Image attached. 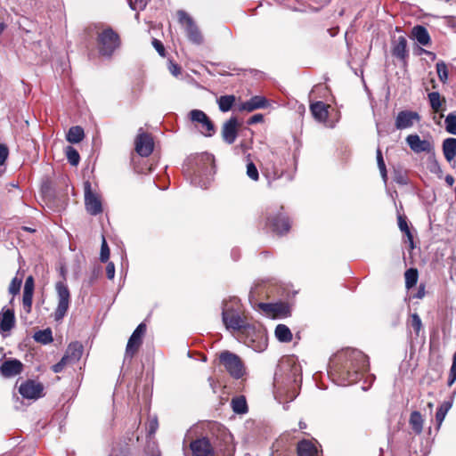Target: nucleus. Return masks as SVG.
Returning a JSON list of instances; mask_svg holds the SVG:
<instances>
[{
	"instance_id": "f257e3e1",
	"label": "nucleus",
	"mask_w": 456,
	"mask_h": 456,
	"mask_svg": "<svg viewBox=\"0 0 456 456\" xmlns=\"http://www.w3.org/2000/svg\"><path fill=\"white\" fill-rule=\"evenodd\" d=\"M368 367V357L362 351L348 348L333 356L329 374L337 385L345 387L357 382Z\"/></svg>"
},
{
	"instance_id": "f03ea898",
	"label": "nucleus",
	"mask_w": 456,
	"mask_h": 456,
	"mask_svg": "<svg viewBox=\"0 0 456 456\" xmlns=\"http://www.w3.org/2000/svg\"><path fill=\"white\" fill-rule=\"evenodd\" d=\"M301 369L299 365L281 362L278 366L273 378L275 398L280 402L283 397L286 400H294L297 395V387L301 383Z\"/></svg>"
},
{
	"instance_id": "7ed1b4c3",
	"label": "nucleus",
	"mask_w": 456,
	"mask_h": 456,
	"mask_svg": "<svg viewBox=\"0 0 456 456\" xmlns=\"http://www.w3.org/2000/svg\"><path fill=\"white\" fill-rule=\"evenodd\" d=\"M191 166L188 171L191 169V183L202 189H207L213 180L215 174V159L212 154L204 152L193 157L189 160Z\"/></svg>"
},
{
	"instance_id": "20e7f679",
	"label": "nucleus",
	"mask_w": 456,
	"mask_h": 456,
	"mask_svg": "<svg viewBox=\"0 0 456 456\" xmlns=\"http://www.w3.org/2000/svg\"><path fill=\"white\" fill-rule=\"evenodd\" d=\"M287 155L283 152L271 151L270 155L265 162L264 175L268 180V184L281 178L284 174V167L287 163Z\"/></svg>"
},
{
	"instance_id": "39448f33",
	"label": "nucleus",
	"mask_w": 456,
	"mask_h": 456,
	"mask_svg": "<svg viewBox=\"0 0 456 456\" xmlns=\"http://www.w3.org/2000/svg\"><path fill=\"white\" fill-rule=\"evenodd\" d=\"M219 361L233 379H241L245 374L244 364L237 354L230 351H223L219 354Z\"/></svg>"
},
{
	"instance_id": "423d86ee",
	"label": "nucleus",
	"mask_w": 456,
	"mask_h": 456,
	"mask_svg": "<svg viewBox=\"0 0 456 456\" xmlns=\"http://www.w3.org/2000/svg\"><path fill=\"white\" fill-rule=\"evenodd\" d=\"M97 43L100 54L110 57L119 46V37L109 28L98 35Z\"/></svg>"
},
{
	"instance_id": "0eeeda50",
	"label": "nucleus",
	"mask_w": 456,
	"mask_h": 456,
	"mask_svg": "<svg viewBox=\"0 0 456 456\" xmlns=\"http://www.w3.org/2000/svg\"><path fill=\"white\" fill-rule=\"evenodd\" d=\"M57 293L58 304L54 311V320L61 321L67 314L70 304V292L68 286L62 282L58 281L55 284Z\"/></svg>"
},
{
	"instance_id": "6e6552de",
	"label": "nucleus",
	"mask_w": 456,
	"mask_h": 456,
	"mask_svg": "<svg viewBox=\"0 0 456 456\" xmlns=\"http://www.w3.org/2000/svg\"><path fill=\"white\" fill-rule=\"evenodd\" d=\"M177 18L189 40L193 44L200 45L203 42V37L193 19L183 10L177 12Z\"/></svg>"
},
{
	"instance_id": "1a4fd4ad",
	"label": "nucleus",
	"mask_w": 456,
	"mask_h": 456,
	"mask_svg": "<svg viewBox=\"0 0 456 456\" xmlns=\"http://www.w3.org/2000/svg\"><path fill=\"white\" fill-rule=\"evenodd\" d=\"M190 120L194 123L200 132L207 137L212 136L216 133V127L208 115L200 110H192L189 112Z\"/></svg>"
},
{
	"instance_id": "9d476101",
	"label": "nucleus",
	"mask_w": 456,
	"mask_h": 456,
	"mask_svg": "<svg viewBox=\"0 0 456 456\" xmlns=\"http://www.w3.org/2000/svg\"><path fill=\"white\" fill-rule=\"evenodd\" d=\"M228 314L226 308L222 312V320L227 330L248 331L251 329V326L241 317L240 311L229 315Z\"/></svg>"
},
{
	"instance_id": "9b49d317",
	"label": "nucleus",
	"mask_w": 456,
	"mask_h": 456,
	"mask_svg": "<svg viewBox=\"0 0 456 456\" xmlns=\"http://www.w3.org/2000/svg\"><path fill=\"white\" fill-rule=\"evenodd\" d=\"M85 190V206L86 211L92 215L96 216L102 212V202L99 196L92 191L91 183L86 182L84 183Z\"/></svg>"
},
{
	"instance_id": "f8f14e48",
	"label": "nucleus",
	"mask_w": 456,
	"mask_h": 456,
	"mask_svg": "<svg viewBox=\"0 0 456 456\" xmlns=\"http://www.w3.org/2000/svg\"><path fill=\"white\" fill-rule=\"evenodd\" d=\"M146 332V325L140 323L128 339L126 348V357L133 358L142 344V338Z\"/></svg>"
},
{
	"instance_id": "ddd939ff",
	"label": "nucleus",
	"mask_w": 456,
	"mask_h": 456,
	"mask_svg": "<svg viewBox=\"0 0 456 456\" xmlns=\"http://www.w3.org/2000/svg\"><path fill=\"white\" fill-rule=\"evenodd\" d=\"M135 151L142 157H148L151 154L154 149V141L152 136L142 131V128L138 130V134L134 141Z\"/></svg>"
},
{
	"instance_id": "4468645a",
	"label": "nucleus",
	"mask_w": 456,
	"mask_h": 456,
	"mask_svg": "<svg viewBox=\"0 0 456 456\" xmlns=\"http://www.w3.org/2000/svg\"><path fill=\"white\" fill-rule=\"evenodd\" d=\"M405 140L410 149L413 152L417 154L426 152L428 154H432L434 156V144L432 143L431 141L425 139L421 140L419 135L417 134H409Z\"/></svg>"
},
{
	"instance_id": "2eb2a0df",
	"label": "nucleus",
	"mask_w": 456,
	"mask_h": 456,
	"mask_svg": "<svg viewBox=\"0 0 456 456\" xmlns=\"http://www.w3.org/2000/svg\"><path fill=\"white\" fill-rule=\"evenodd\" d=\"M43 391V385L32 379L26 380L19 387V393L26 399L37 400L44 395Z\"/></svg>"
},
{
	"instance_id": "dca6fc26",
	"label": "nucleus",
	"mask_w": 456,
	"mask_h": 456,
	"mask_svg": "<svg viewBox=\"0 0 456 456\" xmlns=\"http://www.w3.org/2000/svg\"><path fill=\"white\" fill-rule=\"evenodd\" d=\"M420 116L418 112L411 110H402L395 118L396 129L403 130L411 127L415 122L419 121Z\"/></svg>"
},
{
	"instance_id": "f3484780",
	"label": "nucleus",
	"mask_w": 456,
	"mask_h": 456,
	"mask_svg": "<svg viewBox=\"0 0 456 456\" xmlns=\"http://www.w3.org/2000/svg\"><path fill=\"white\" fill-rule=\"evenodd\" d=\"M267 224L270 225L272 231L278 234H283L289 231L290 223L287 216L281 213L272 216L271 214L267 217Z\"/></svg>"
},
{
	"instance_id": "a211bd4d",
	"label": "nucleus",
	"mask_w": 456,
	"mask_h": 456,
	"mask_svg": "<svg viewBox=\"0 0 456 456\" xmlns=\"http://www.w3.org/2000/svg\"><path fill=\"white\" fill-rule=\"evenodd\" d=\"M190 447L193 456H214L213 447L206 437L191 442Z\"/></svg>"
},
{
	"instance_id": "6ab92c4d",
	"label": "nucleus",
	"mask_w": 456,
	"mask_h": 456,
	"mask_svg": "<svg viewBox=\"0 0 456 456\" xmlns=\"http://www.w3.org/2000/svg\"><path fill=\"white\" fill-rule=\"evenodd\" d=\"M238 135V120L235 117L229 118L222 127L223 140L228 143L232 144Z\"/></svg>"
},
{
	"instance_id": "aec40b11",
	"label": "nucleus",
	"mask_w": 456,
	"mask_h": 456,
	"mask_svg": "<svg viewBox=\"0 0 456 456\" xmlns=\"http://www.w3.org/2000/svg\"><path fill=\"white\" fill-rule=\"evenodd\" d=\"M23 370V364L20 360L8 359L0 365V372L4 378L19 375Z\"/></svg>"
},
{
	"instance_id": "412c9836",
	"label": "nucleus",
	"mask_w": 456,
	"mask_h": 456,
	"mask_svg": "<svg viewBox=\"0 0 456 456\" xmlns=\"http://www.w3.org/2000/svg\"><path fill=\"white\" fill-rule=\"evenodd\" d=\"M15 325V314L12 309L3 308L0 312V333L9 332Z\"/></svg>"
},
{
	"instance_id": "4be33fe9",
	"label": "nucleus",
	"mask_w": 456,
	"mask_h": 456,
	"mask_svg": "<svg viewBox=\"0 0 456 456\" xmlns=\"http://www.w3.org/2000/svg\"><path fill=\"white\" fill-rule=\"evenodd\" d=\"M330 105L323 102L318 101L310 105V110L314 118L319 122H325L329 117Z\"/></svg>"
},
{
	"instance_id": "5701e85b",
	"label": "nucleus",
	"mask_w": 456,
	"mask_h": 456,
	"mask_svg": "<svg viewBox=\"0 0 456 456\" xmlns=\"http://www.w3.org/2000/svg\"><path fill=\"white\" fill-rule=\"evenodd\" d=\"M83 354V346L79 342L69 345L65 354L62 356L69 364L79 361Z\"/></svg>"
},
{
	"instance_id": "b1692460",
	"label": "nucleus",
	"mask_w": 456,
	"mask_h": 456,
	"mask_svg": "<svg viewBox=\"0 0 456 456\" xmlns=\"http://www.w3.org/2000/svg\"><path fill=\"white\" fill-rule=\"evenodd\" d=\"M267 104V100L265 97L254 96L251 97L248 101L242 102L239 107V110L251 112L257 109L265 108Z\"/></svg>"
},
{
	"instance_id": "393cba45",
	"label": "nucleus",
	"mask_w": 456,
	"mask_h": 456,
	"mask_svg": "<svg viewBox=\"0 0 456 456\" xmlns=\"http://www.w3.org/2000/svg\"><path fill=\"white\" fill-rule=\"evenodd\" d=\"M392 54L400 60H405L408 57L407 40L405 37H399L394 43Z\"/></svg>"
},
{
	"instance_id": "a878e982",
	"label": "nucleus",
	"mask_w": 456,
	"mask_h": 456,
	"mask_svg": "<svg viewBox=\"0 0 456 456\" xmlns=\"http://www.w3.org/2000/svg\"><path fill=\"white\" fill-rule=\"evenodd\" d=\"M411 35L413 38L417 40V42L421 45L427 46L430 44L431 39L428 31L425 27L421 25L413 27Z\"/></svg>"
},
{
	"instance_id": "bb28decb",
	"label": "nucleus",
	"mask_w": 456,
	"mask_h": 456,
	"mask_svg": "<svg viewBox=\"0 0 456 456\" xmlns=\"http://www.w3.org/2000/svg\"><path fill=\"white\" fill-rule=\"evenodd\" d=\"M443 153L448 162L453 160L456 157V138H446L442 145Z\"/></svg>"
},
{
	"instance_id": "cd10ccee",
	"label": "nucleus",
	"mask_w": 456,
	"mask_h": 456,
	"mask_svg": "<svg viewBox=\"0 0 456 456\" xmlns=\"http://www.w3.org/2000/svg\"><path fill=\"white\" fill-rule=\"evenodd\" d=\"M298 456H317L318 451L316 446L307 440H303L297 444Z\"/></svg>"
},
{
	"instance_id": "c85d7f7f",
	"label": "nucleus",
	"mask_w": 456,
	"mask_h": 456,
	"mask_svg": "<svg viewBox=\"0 0 456 456\" xmlns=\"http://www.w3.org/2000/svg\"><path fill=\"white\" fill-rule=\"evenodd\" d=\"M409 423L412 428V430L417 434H421L423 430V418L420 412L414 411L411 413Z\"/></svg>"
},
{
	"instance_id": "c756f323",
	"label": "nucleus",
	"mask_w": 456,
	"mask_h": 456,
	"mask_svg": "<svg viewBox=\"0 0 456 456\" xmlns=\"http://www.w3.org/2000/svg\"><path fill=\"white\" fill-rule=\"evenodd\" d=\"M84 129L79 126H75L69 128L66 138L71 143H78L84 139Z\"/></svg>"
},
{
	"instance_id": "7c9ffc66",
	"label": "nucleus",
	"mask_w": 456,
	"mask_h": 456,
	"mask_svg": "<svg viewBox=\"0 0 456 456\" xmlns=\"http://www.w3.org/2000/svg\"><path fill=\"white\" fill-rule=\"evenodd\" d=\"M275 336L280 342L287 343L292 340V333L285 324L276 326Z\"/></svg>"
},
{
	"instance_id": "2f4dec72",
	"label": "nucleus",
	"mask_w": 456,
	"mask_h": 456,
	"mask_svg": "<svg viewBox=\"0 0 456 456\" xmlns=\"http://www.w3.org/2000/svg\"><path fill=\"white\" fill-rule=\"evenodd\" d=\"M235 101L236 97L232 94L220 96L217 100L219 110L222 112L229 111L232 108Z\"/></svg>"
},
{
	"instance_id": "473e14b6",
	"label": "nucleus",
	"mask_w": 456,
	"mask_h": 456,
	"mask_svg": "<svg viewBox=\"0 0 456 456\" xmlns=\"http://www.w3.org/2000/svg\"><path fill=\"white\" fill-rule=\"evenodd\" d=\"M430 107L434 112H439L442 108L443 102H445L444 98H441L438 92H431L428 94Z\"/></svg>"
},
{
	"instance_id": "72a5a7b5",
	"label": "nucleus",
	"mask_w": 456,
	"mask_h": 456,
	"mask_svg": "<svg viewBox=\"0 0 456 456\" xmlns=\"http://www.w3.org/2000/svg\"><path fill=\"white\" fill-rule=\"evenodd\" d=\"M33 338L38 343L44 345L49 344L53 341L52 330L49 328L43 330H38L34 334Z\"/></svg>"
},
{
	"instance_id": "f704fd0d",
	"label": "nucleus",
	"mask_w": 456,
	"mask_h": 456,
	"mask_svg": "<svg viewBox=\"0 0 456 456\" xmlns=\"http://www.w3.org/2000/svg\"><path fill=\"white\" fill-rule=\"evenodd\" d=\"M452 401H445L439 406V408L437 409L436 413V420L438 426H440L442 424L448 411L452 408Z\"/></svg>"
},
{
	"instance_id": "c9c22d12",
	"label": "nucleus",
	"mask_w": 456,
	"mask_h": 456,
	"mask_svg": "<svg viewBox=\"0 0 456 456\" xmlns=\"http://www.w3.org/2000/svg\"><path fill=\"white\" fill-rule=\"evenodd\" d=\"M418 271L415 268L408 269L404 273L405 278V287L409 289L415 286L418 281Z\"/></svg>"
},
{
	"instance_id": "e433bc0d",
	"label": "nucleus",
	"mask_w": 456,
	"mask_h": 456,
	"mask_svg": "<svg viewBox=\"0 0 456 456\" xmlns=\"http://www.w3.org/2000/svg\"><path fill=\"white\" fill-rule=\"evenodd\" d=\"M232 408L234 412L241 414L248 411L246 400L243 396L236 397L232 400Z\"/></svg>"
},
{
	"instance_id": "4c0bfd02",
	"label": "nucleus",
	"mask_w": 456,
	"mask_h": 456,
	"mask_svg": "<svg viewBox=\"0 0 456 456\" xmlns=\"http://www.w3.org/2000/svg\"><path fill=\"white\" fill-rule=\"evenodd\" d=\"M225 308L229 312L228 315L231 314H233L237 311H240V299L234 297L231 298L230 300H224L223 302V305H222V312Z\"/></svg>"
},
{
	"instance_id": "58836bf2",
	"label": "nucleus",
	"mask_w": 456,
	"mask_h": 456,
	"mask_svg": "<svg viewBox=\"0 0 456 456\" xmlns=\"http://www.w3.org/2000/svg\"><path fill=\"white\" fill-rule=\"evenodd\" d=\"M66 157L68 161L72 166H77L80 160L78 151L72 146H67L65 149Z\"/></svg>"
},
{
	"instance_id": "ea45409f",
	"label": "nucleus",
	"mask_w": 456,
	"mask_h": 456,
	"mask_svg": "<svg viewBox=\"0 0 456 456\" xmlns=\"http://www.w3.org/2000/svg\"><path fill=\"white\" fill-rule=\"evenodd\" d=\"M250 155L247 156V175L253 181H258L259 173L256 165L249 159Z\"/></svg>"
},
{
	"instance_id": "a19ab883",
	"label": "nucleus",
	"mask_w": 456,
	"mask_h": 456,
	"mask_svg": "<svg viewBox=\"0 0 456 456\" xmlns=\"http://www.w3.org/2000/svg\"><path fill=\"white\" fill-rule=\"evenodd\" d=\"M445 130L452 134L456 135V114L450 113L447 115L444 120Z\"/></svg>"
},
{
	"instance_id": "79ce46f5",
	"label": "nucleus",
	"mask_w": 456,
	"mask_h": 456,
	"mask_svg": "<svg viewBox=\"0 0 456 456\" xmlns=\"http://www.w3.org/2000/svg\"><path fill=\"white\" fill-rule=\"evenodd\" d=\"M33 294H34V292H32V291H24L23 290L22 305H23V308L27 314H29L32 309Z\"/></svg>"
},
{
	"instance_id": "37998d69",
	"label": "nucleus",
	"mask_w": 456,
	"mask_h": 456,
	"mask_svg": "<svg viewBox=\"0 0 456 456\" xmlns=\"http://www.w3.org/2000/svg\"><path fill=\"white\" fill-rule=\"evenodd\" d=\"M436 68L440 81L445 83L448 79V69L446 64L444 61H438Z\"/></svg>"
},
{
	"instance_id": "c03bdc74",
	"label": "nucleus",
	"mask_w": 456,
	"mask_h": 456,
	"mask_svg": "<svg viewBox=\"0 0 456 456\" xmlns=\"http://www.w3.org/2000/svg\"><path fill=\"white\" fill-rule=\"evenodd\" d=\"M259 307L268 314H276L280 312V308H284L282 304L260 303Z\"/></svg>"
},
{
	"instance_id": "a18cd8bd",
	"label": "nucleus",
	"mask_w": 456,
	"mask_h": 456,
	"mask_svg": "<svg viewBox=\"0 0 456 456\" xmlns=\"http://www.w3.org/2000/svg\"><path fill=\"white\" fill-rule=\"evenodd\" d=\"M411 326L413 328L417 336L422 328V322L418 314L414 313L411 314Z\"/></svg>"
},
{
	"instance_id": "49530a36",
	"label": "nucleus",
	"mask_w": 456,
	"mask_h": 456,
	"mask_svg": "<svg viewBox=\"0 0 456 456\" xmlns=\"http://www.w3.org/2000/svg\"><path fill=\"white\" fill-rule=\"evenodd\" d=\"M377 162H378V166H379L380 174H381L384 181H386L387 180V168H386L385 161H384V159H383V156H382V153H381V151L379 148L377 150Z\"/></svg>"
},
{
	"instance_id": "de8ad7c7",
	"label": "nucleus",
	"mask_w": 456,
	"mask_h": 456,
	"mask_svg": "<svg viewBox=\"0 0 456 456\" xmlns=\"http://www.w3.org/2000/svg\"><path fill=\"white\" fill-rule=\"evenodd\" d=\"M22 281L18 277H14L9 285V293L15 296L20 293Z\"/></svg>"
},
{
	"instance_id": "09e8293b",
	"label": "nucleus",
	"mask_w": 456,
	"mask_h": 456,
	"mask_svg": "<svg viewBox=\"0 0 456 456\" xmlns=\"http://www.w3.org/2000/svg\"><path fill=\"white\" fill-rule=\"evenodd\" d=\"M110 257V248L106 242V240L104 237H102V242L101 246V254H100V259L102 262L105 263L108 261Z\"/></svg>"
},
{
	"instance_id": "8fccbe9b",
	"label": "nucleus",
	"mask_w": 456,
	"mask_h": 456,
	"mask_svg": "<svg viewBox=\"0 0 456 456\" xmlns=\"http://www.w3.org/2000/svg\"><path fill=\"white\" fill-rule=\"evenodd\" d=\"M455 380H456V351H455V354H453L452 364L450 369L447 385L449 387H452V384L455 382Z\"/></svg>"
},
{
	"instance_id": "3c124183",
	"label": "nucleus",
	"mask_w": 456,
	"mask_h": 456,
	"mask_svg": "<svg viewBox=\"0 0 456 456\" xmlns=\"http://www.w3.org/2000/svg\"><path fill=\"white\" fill-rule=\"evenodd\" d=\"M148 4V0H129V5L132 10L142 11Z\"/></svg>"
},
{
	"instance_id": "603ef678",
	"label": "nucleus",
	"mask_w": 456,
	"mask_h": 456,
	"mask_svg": "<svg viewBox=\"0 0 456 456\" xmlns=\"http://www.w3.org/2000/svg\"><path fill=\"white\" fill-rule=\"evenodd\" d=\"M9 155L8 147L0 143V166L4 165Z\"/></svg>"
},
{
	"instance_id": "864d4df0",
	"label": "nucleus",
	"mask_w": 456,
	"mask_h": 456,
	"mask_svg": "<svg viewBox=\"0 0 456 456\" xmlns=\"http://www.w3.org/2000/svg\"><path fill=\"white\" fill-rule=\"evenodd\" d=\"M398 227L399 229L404 232H408V230L410 229L409 226H408V224H407V220H406V217L404 216H401L399 215L398 216Z\"/></svg>"
},
{
	"instance_id": "5fc2aeb1",
	"label": "nucleus",
	"mask_w": 456,
	"mask_h": 456,
	"mask_svg": "<svg viewBox=\"0 0 456 456\" xmlns=\"http://www.w3.org/2000/svg\"><path fill=\"white\" fill-rule=\"evenodd\" d=\"M67 364H69V363L66 360H64V358L62 357L59 362L53 365L52 370L53 372L59 373V372L62 371V370L64 369V367Z\"/></svg>"
},
{
	"instance_id": "6e6d98bb",
	"label": "nucleus",
	"mask_w": 456,
	"mask_h": 456,
	"mask_svg": "<svg viewBox=\"0 0 456 456\" xmlns=\"http://www.w3.org/2000/svg\"><path fill=\"white\" fill-rule=\"evenodd\" d=\"M34 287H35L34 278L32 276L27 277V279L25 281L23 290L24 291H32V292H34Z\"/></svg>"
},
{
	"instance_id": "4d7b16f0",
	"label": "nucleus",
	"mask_w": 456,
	"mask_h": 456,
	"mask_svg": "<svg viewBox=\"0 0 456 456\" xmlns=\"http://www.w3.org/2000/svg\"><path fill=\"white\" fill-rule=\"evenodd\" d=\"M152 45L157 50V52L159 53V55L165 56V47L159 40L153 39Z\"/></svg>"
},
{
	"instance_id": "13d9d810",
	"label": "nucleus",
	"mask_w": 456,
	"mask_h": 456,
	"mask_svg": "<svg viewBox=\"0 0 456 456\" xmlns=\"http://www.w3.org/2000/svg\"><path fill=\"white\" fill-rule=\"evenodd\" d=\"M106 273L108 279L111 280L115 276V265L112 262H110L106 266Z\"/></svg>"
},
{
	"instance_id": "bf43d9fd",
	"label": "nucleus",
	"mask_w": 456,
	"mask_h": 456,
	"mask_svg": "<svg viewBox=\"0 0 456 456\" xmlns=\"http://www.w3.org/2000/svg\"><path fill=\"white\" fill-rule=\"evenodd\" d=\"M169 71L172 75L177 77L181 73V67L176 63L171 62L169 65Z\"/></svg>"
},
{
	"instance_id": "052dcab7",
	"label": "nucleus",
	"mask_w": 456,
	"mask_h": 456,
	"mask_svg": "<svg viewBox=\"0 0 456 456\" xmlns=\"http://www.w3.org/2000/svg\"><path fill=\"white\" fill-rule=\"evenodd\" d=\"M429 170L432 173H437L438 171H440V166L434 158L430 160Z\"/></svg>"
},
{
	"instance_id": "680f3d73",
	"label": "nucleus",
	"mask_w": 456,
	"mask_h": 456,
	"mask_svg": "<svg viewBox=\"0 0 456 456\" xmlns=\"http://www.w3.org/2000/svg\"><path fill=\"white\" fill-rule=\"evenodd\" d=\"M263 120V115L262 114H256V115H253L248 120V125H253V124H256V123H259Z\"/></svg>"
},
{
	"instance_id": "e2e57ef3",
	"label": "nucleus",
	"mask_w": 456,
	"mask_h": 456,
	"mask_svg": "<svg viewBox=\"0 0 456 456\" xmlns=\"http://www.w3.org/2000/svg\"><path fill=\"white\" fill-rule=\"evenodd\" d=\"M424 296H425V285L420 284L419 286L417 293L413 296V297L421 299L424 297Z\"/></svg>"
},
{
	"instance_id": "0e129e2a",
	"label": "nucleus",
	"mask_w": 456,
	"mask_h": 456,
	"mask_svg": "<svg viewBox=\"0 0 456 456\" xmlns=\"http://www.w3.org/2000/svg\"><path fill=\"white\" fill-rule=\"evenodd\" d=\"M404 233L408 239V241L410 242L411 248H413V236H412L410 229L408 230V232H404Z\"/></svg>"
},
{
	"instance_id": "69168bd1",
	"label": "nucleus",
	"mask_w": 456,
	"mask_h": 456,
	"mask_svg": "<svg viewBox=\"0 0 456 456\" xmlns=\"http://www.w3.org/2000/svg\"><path fill=\"white\" fill-rule=\"evenodd\" d=\"M445 182L449 186H452L454 183V178L451 175H447L445 176Z\"/></svg>"
},
{
	"instance_id": "338daca9",
	"label": "nucleus",
	"mask_w": 456,
	"mask_h": 456,
	"mask_svg": "<svg viewBox=\"0 0 456 456\" xmlns=\"http://www.w3.org/2000/svg\"><path fill=\"white\" fill-rule=\"evenodd\" d=\"M284 308H280V312L276 313L275 314H281V315H286L288 313V306L283 305Z\"/></svg>"
},
{
	"instance_id": "774afa93",
	"label": "nucleus",
	"mask_w": 456,
	"mask_h": 456,
	"mask_svg": "<svg viewBox=\"0 0 456 456\" xmlns=\"http://www.w3.org/2000/svg\"><path fill=\"white\" fill-rule=\"evenodd\" d=\"M21 229H22L23 231H26V232H36V230H35V229L30 228V227H27V226H22V227H21Z\"/></svg>"
}]
</instances>
